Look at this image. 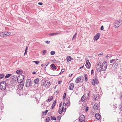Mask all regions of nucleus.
<instances>
[{"label": "nucleus", "mask_w": 122, "mask_h": 122, "mask_svg": "<svg viewBox=\"0 0 122 122\" xmlns=\"http://www.w3.org/2000/svg\"><path fill=\"white\" fill-rule=\"evenodd\" d=\"M122 20H118L116 21L113 23V26L115 28H117L119 27L121 24Z\"/></svg>", "instance_id": "1"}, {"label": "nucleus", "mask_w": 122, "mask_h": 122, "mask_svg": "<svg viewBox=\"0 0 122 122\" xmlns=\"http://www.w3.org/2000/svg\"><path fill=\"white\" fill-rule=\"evenodd\" d=\"M107 66V62H103L102 65H100V67L101 68L102 70L103 71H105Z\"/></svg>", "instance_id": "2"}, {"label": "nucleus", "mask_w": 122, "mask_h": 122, "mask_svg": "<svg viewBox=\"0 0 122 122\" xmlns=\"http://www.w3.org/2000/svg\"><path fill=\"white\" fill-rule=\"evenodd\" d=\"M24 76L22 75H20L18 76V83H22L24 82L25 81L24 80Z\"/></svg>", "instance_id": "3"}, {"label": "nucleus", "mask_w": 122, "mask_h": 122, "mask_svg": "<svg viewBox=\"0 0 122 122\" xmlns=\"http://www.w3.org/2000/svg\"><path fill=\"white\" fill-rule=\"evenodd\" d=\"M6 86L5 82L3 81L0 83V89L1 90H5L6 88Z\"/></svg>", "instance_id": "4"}, {"label": "nucleus", "mask_w": 122, "mask_h": 122, "mask_svg": "<svg viewBox=\"0 0 122 122\" xmlns=\"http://www.w3.org/2000/svg\"><path fill=\"white\" fill-rule=\"evenodd\" d=\"M11 34V33L8 32H4L0 33V36L1 37L8 36Z\"/></svg>", "instance_id": "5"}, {"label": "nucleus", "mask_w": 122, "mask_h": 122, "mask_svg": "<svg viewBox=\"0 0 122 122\" xmlns=\"http://www.w3.org/2000/svg\"><path fill=\"white\" fill-rule=\"evenodd\" d=\"M31 85V80L30 79H28L26 80V86L27 87H30Z\"/></svg>", "instance_id": "6"}, {"label": "nucleus", "mask_w": 122, "mask_h": 122, "mask_svg": "<svg viewBox=\"0 0 122 122\" xmlns=\"http://www.w3.org/2000/svg\"><path fill=\"white\" fill-rule=\"evenodd\" d=\"M119 62V60L115 61L113 64L112 66L115 68L116 69L118 66V63Z\"/></svg>", "instance_id": "7"}, {"label": "nucleus", "mask_w": 122, "mask_h": 122, "mask_svg": "<svg viewBox=\"0 0 122 122\" xmlns=\"http://www.w3.org/2000/svg\"><path fill=\"white\" fill-rule=\"evenodd\" d=\"M83 81V80H81V76H79L75 80V82L77 84L80 82L81 83Z\"/></svg>", "instance_id": "8"}, {"label": "nucleus", "mask_w": 122, "mask_h": 122, "mask_svg": "<svg viewBox=\"0 0 122 122\" xmlns=\"http://www.w3.org/2000/svg\"><path fill=\"white\" fill-rule=\"evenodd\" d=\"M100 36V34L98 33L96 34L93 38V40L95 41L97 40L99 38Z\"/></svg>", "instance_id": "9"}, {"label": "nucleus", "mask_w": 122, "mask_h": 122, "mask_svg": "<svg viewBox=\"0 0 122 122\" xmlns=\"http://www.w3.org/2000/svg\"><path fill=\"white\" fill-rule=\"evenodd\" d=\"M85 118V117L83 115H81L80 117H79V121L80 122H82V121H85L84 119Z\"/></svg>", "instance_id": "10"}, {"label": "nucleus", "mask_w": 122, "mask_h": 122, "mask_svg": "<svg viewBox=\"0 0 122 122\" xmlns=\"http://www.w3.org/2000/svg\"><path fill=\"white\" fill-rule=\"evenodd\" d=\"M43 86L46 88H47L50 85V82L48 81H45L43 83Z\"/></svg>", "instance_id": "11"}, {"label": "nucleus", "mask_w": 122, "mask_h": 122, "mask_svg": "<svg viewBox=\"0 0 122 122\" xmlns=\"http://www.w3.org/2000/svg\"><path fill=\"white\" fill-rule=\"evenodd\" d=\"M74 87V84L73 83H71L69 86V89L71 90L73 89Z\"/></svg>", "instance_id": "12"}, {"label": "nucleus", "mask_w": 122, "mask_h": 122, "mask_svg": "<svg viewBox=\"0 0 122 122\" xmlns=\"http://www.w3.org/2000/svg\"><path fill=\"white\" fill-rule=\"evenodd\" d=\"M20 84L18 85V87L20 89H22L23 87L24 86V82H23L22 83H20Z\"/></svg>", "instance_id": "13"}, {"label": "nucleus", "mask_w": 122, "mask_h": 122, "mask_svg": "<svg viewBox=\"0 0 122 122\" xmlns=\"http://www.w3.org/2000/svg\"><path fill=\"white\" fill-rule=\"evenodd\" d=\"M101 115L99 113H96L95 114V117L97 119L99 120L101 117Z\"/></svg>", "instance_id": "14"}, {"label": "nucleus", "mask_w": 122, "mask_h": 122, "mask_svg": "<svg viewBox=\"0 0 122 122\" xmlns=\"http://www.w3.org/2000/svg\"><path fill=\"white\" fill-rule=\"evenodd\" d=\"M93 108L95 110H97L98 108V104L97 103L95 104L93 106Z\"/></svg>", "instance_id": "15"}, {"label": "nucleus", "mask_w": 122, "mask_h": 122, "mask_svg": "<svg viewBox=\"0 0 122 122\" xmlns=\"http://www.w3.org/2000/svg\"><path fill=\"white\" fill-rule=\"evenodd\" d=\"M93 81H95L96 84L97 85L99 83V82H98L97 77V76L95 77V79L93 80Z\"/></svg>", "instance_id": "16"}, {"label": "nucleus", "mask_w": 122, "mask_h": 122, "mask_svg": "<svg viewBox=\"0 0 122 122\" xmlns=\"http://www.w3.org/2000/svg\"><path fill=\"white\" fill-rule=\"evenodd\" d=\"M39 81V79L37 78L35 79L34 81V82L36 84H37L38 83Z\"/></svg>", "instance_id": "17"}, {"label": "nucleus", "mask_w": 122, "mask_h": 122, "mask_svg": "<svg viewBox=\"0 0 122 122\" xmlns=\"http://www.w3.org/2000/svg\"><path fill=\"white\" fill-rule=\"evenodd\" d=\"M66 105L67 106H68L70 105V101L69 99H66Z\"/></svg>", "instance_id": "18"}, {"label": "nucleus", "mask_w": 122, "mask_h": 122, "mask_svg": "<svg viewBox=\"0 0 122 122\" xmlns=\"http://www.w3.org/2000/svg\"><path fill=\"white\" fill-rule=\"evenodd\" d=\"M53 98V97L52 96H51L50 98H49L47 100H46V102H50L52 99Z\"/></svg>", "instance_id": "19"}, {"label": "nucleus", "mask_w": 122, "mask_h": 122, "mask_svg": "<svg viewBox=\"0 0 122 122\" xmlns=\"http://www.w3.org/2000/svg\"><path fill=\"white\" fill-rule=\"evenodd\" d=\"M73 58L70 56H68L67 58V61L68 62L71 61Z\"/></svg>", "instance_id": "20"}, {"label": "nucleus", "mask_w": 122, "mask_h": 122, "mask_svg": "<svg viewBox=\"0 0 122 122\" xmlns=\"http://www.w3.org/2000/svg\"><path fill=\"white\" fill-rule=\"evenodd\" d=\"M89 65L88 64V63H87V62H86L85 64L86 67L87 68H89L90 66V62H89Z\"/></svg>", "instance_id": "21"}, {"label": "nucleus", "mask_w": 122, "mask_h": 122, "mask_svg": "<svg viewBox=\"0 0 122 122\" xmlns=\"http://www.w3.org/2000/svg\"><path fill=\"white\" fill-rule=\"evenodd\" d=\"M56 104V101L55 100L53 102V103L51 107H52V109H53V108H54V107L55 105Z\"/></svg>", "instance_id": "22"}, {"label": "nucleus", "mask_w": 122, "mask_h": 122, "mask_svg": "<svg viewBox=\"0 0 122 122\" xmlns=\"http://www.w3.org/2000/svg\"><path fill=\"white\" fill-rule=\"evenodd\" d=\"M51 68L52 69H56V67L55 66V65L53 64H52L51 65Z\"/></svg>", "instance_id": "23"}, {"label": "nucleus", "mask_w": 122, "mask_h": 122, "mask_svg": "<svg viewBox=\"0 0 122 122\" xmlns=\"http://www.w3.org/2000/svg\"><path fill=\"white\" fill-rule=\"evenodd\" d=\"M13 78H12L14 79V80H15V79H14V78H15L17 79V81H18V77L17 76L15 75H13Z\"/></svg>", "instance_id": "24"}, {"label": "nucleus", "mask_w": 122, "mask_h": 122, "mask_svg": "<svg viewBox=\"0 0 122 122\" xmlns=\"http://www.w3.org/2000/svg\"><path fill=\"white\" fill-rule=\"evenodd\" d=\"M118 59H112L110 61V62L111 63H112L113 62H114L117 61H118Z\"/></svg>", "instance_id": "25"}, {"label": "nucleus", "mask_w": 122, "mask_h": 122, "mask_svg": "<svg viewBox=\"0 0 122 122\" xmlns=\"http://www.w3.org/2000/svg\"><path fill=\"white\" fill-rule=\"evenodd\" d=\"M118 59H112L110 61V62L111 63H112L113 62H114L117 61H118Z\"/></svg>", "instance_id": "26"}, {"label": "nucleus", "mask_w": 122, "mask_h": 122, "mask_svg": "<svg viewBox=\"0 0 122 122\" xmlns=\"http://www.w3.org/2000/svg\"><path fill=\"white\" fill-rule=\"evenodd\" d=\"M60 34V33H52L49 34L51 36H53L55 35H56Z\"/></svg>", "instance_id": "27"}, {"label": "nucleus", "mask_w": 122, "mask_h": 122, "mask_svg": "<svg viewBox=\"0 0 122 122\" xmlns=\"http://www.w3.org/2000/svg\"><path fill=\"white\" fill-rule=\"evenodd\" d=\"M11 74H7L5 76V79L8 78L9 77L11 76Z\"/></svg>", "instance_id": "28"}, {"label": "nucleus", "mask_w": 122, "mask_h": 122, "mask_svg": "<svg viewBox=\"0 0 122 122\" xmlns=\"http://www.w3.org/2000/svg\"><path fill=\"white\" fill-rule=\"evenodd\" d=\"M64 110L61 109V108H60L58 111V112L60 114H61L62 112H64Z\"/></svg>", "instance_id": "29"}, {"label": "nucleus", "mask_w": 122, "mask_h": 122, "mask_svg": "<svg viewBox=\"0 0 122 122\" xmlns=\"http://www.w3.org/2000/svg\"><path fill=\"white\" fill-rule=\"evenodd\" d=\"M97 72H100L102 70L101 69V68L100 67L98 68H97Z\"/></svg>", "instance_id": "30"}, {"label": "nucleus", "mask_w": 122, "mask_h": 122, "mask_svg": "<svg viewBox=\"0 0 122 122\" xmlns=\"http://www.w3.org/2000/svg\"><path fill=\"white\" fill-rule=\"evenodd\" d=\"M5 76L4 74H0V79L2 78Z\"/></svg>", "instance_id": "31"}, {"label": "nucleus", "mask_w": 122, "mask_h": 122, "mask_svg": "<svg viewBox=\"0 0 122 122\" xmlns=\"http://www.w3.org/2000/svg\"><path fill=\"white\" fill-rule=\"evenodd\" d=\"M84 77L86 81V82L88 80L87 78V75L86 74H85L84 75Z\"/></svg>", "instance_id": "32"}, {"label": "nucleus", "mask_w": 122, "mask_h": 122, "mask_svg": "<svg viewBox=\"0 0 122 122\" xmlns=\"http://www.w3.org/2000/svg\"><path fill=\"white\" fill-rule=\"evenodd\" d=\"M85 98L86 97H84V96H83L81 97V101L83 102H84L85 100Z\"/></svg>", "instance_id": "33"}, {"label": "nucleus", "mask_w": 122, "mask_h": 122, "mask_svg": "<svg viewBox=\"0 0 122 122\" xmlns=\"http://www.w3.org/2000/svg\"><path fill=\"white\" fill-rule=\"evenodd\" d=\"M48 111V110H46L45 112H43L42 113L44 115H46Z\"/></svg>", "instance_id": "34"}, {"label": "nucleus", "mask_w": 122, "mask_h": 122, "mask_svg": "<svg viewBox=\"0 0 122 122\" xmlns=\"http://www.w3.org/2000/svg\"><path fill=\"white\" fill-rule=\"evenodd\" d=\"M53 117H54V118L53 119V117H52V116H51V120H56V117H55L54 116Z\"/></svg>", "instance_id": "35"}, {"label": "nucleus", "mask_w": 122, "mask_h": 122, "mask_svg": "<svg viewBox=\"0 0 122 122\" xmlns=\"http://www.w3.org/2000/svg\"><path fill=\"white\" fill-rule=\"evenodd\" d=\"M53 117H54V118L53 119V117H52V116H51V120H56V117H55L54 116Z\"/></svg>", "instance_id": "36"}, {"label": "nucleus", "mask_w": 122, "mask_h": 122, "mask_svg": "<svg viewBox=\"0 0 122 122\" xmlns=\"http://www.w3.org/2000/svg\"><path fill=\"white\" fill-rule=\"evenodd\" d=\"M50 120V118L49 117L47 118L46 119V122H48Z\"/></svg>", "instance_id": "37"}, {"label": "nucleus", "mask_w": 122, "mask_h": 122, "mask_svg": "<svg viewBox=\"0 0 122 122\" xmlns=\"http://www.w3.org/2000/svg\"><path fill=\"white\" fill-rule=\"evenodd\" d=\"M47 51L46 50H44L43 51V52L42 53L43 55H44L46 53Z\"/></svg>", "instance_id": "38"}, {"label": "nucleus", "mask_w": 122, "mask_h": 122, "mask_svg": "<svg viewBox=\"0 0 122 122\" xmlns=\"http://www.w3.org/2000/svg\"><path fill=\"white\" fill-rule=\"evenodd\" d=\"M21 71H20V70H17V71H16V73L17 74H19V73H21Z\"/></svg>", "instance_id": "39"}, {"label": "nucleus", "mask_w": 122, "mask_h": 122, "mask_svg": "<svg viewBox=\"0 0 122 122\" xmlns=\"http://www.w3.org/2000/svg\"><path fill=\"white\" fill-rule=\"evenodd\" d=\"M50 53L51 55H53L55 54V52L54 51H51V52Z\"/></svg>", "instance_id": "40"}, {"label": "nucleus", "mask_w": 122, "mask_h": 122, "mask_svg": "<svg viewBox=\"0 0 122 122\" xmlns=\"http://www.w3.org/2000/svg\"><path fill=\"white\" fill-rule=\"evenodd\" d=\"M61 118V116H58L57 117V119L60 121Z\"/></svg>", "instance_id": "41"}, {"label": "nucleus", "mask_w": 122, "mask_h": 122, "mask_svg": "<svg viewBox=\"0 0 122 122\" xmlns=\"http://www.w3.org/2000/svg\"><path fill=\"white\" fill-rule=\"evenodd\" d=\"M66 103H64L63 104V108H66Z\"/></svg>", "instance_id": "42"}, {"label": "nucleus", "mask_w": 122, "mask_h": 122, "mask_svg": "<svg viewBox=\"0 0 122 122\" xmlns=\"http://www.w3.org/2000/svg\"><path fill=\"white\" fill-rule=\"evenodd\" d=\"M33 62L35 63L37 65L38 64L40 63V62L39 61H33Z\"/></svg>", "instance_id": "43"}, {"label": "nucleus", "mask_w": 122, "mask_h": 122, "mask_svg": "<svg viewBox=\"0 0 122 122\" xmlns=\"http://www.w3.org/2000/svg\"><path fill=\"white\" fill-rule=\"evenodd\" d=\"M63 106H62V108H61V109L64 110V111H63L64 112L66 110V108H63Z\"/></svg>", "instance_id": "44"}, {"label": "nucleus", "mask_w": 122, "mask_h": 122, "mask_svg": "<svg viewBox=\"0 0 122 122\" xmlns=\"http://www.w3.org/2000/svg\"><path fill=\"white\" fill-rule=\"evenodd\" d=\"M50 63V62H48L47 63H46L45 64L44 66H47V65H48V64H49V63Z\"/></svg>", "instance_id": "45"}, {"label": "nucleus", "mask_w": 122, "mask_h": 122, "mask_svg": "<svg viewBox=\"0 0 122 122\" xmlns=\"http://www.w3.org/2000/svg\"><path fill=\"white\" fill-rule=\"evenodd\" d=\"M114 105V107L115 108H116L117 107V105L116 104H115Z\"/></svg>", "instance_id": "46"}, {"label": "nucleus", "mask_w": 122, "mask_h": 122, "mask_svg": "<svg viewBox=\"0 0 122 122\" xmlns=\"http://www.w3.org/2000/svg\"><path fill=\"white\" fill-rule=\"evenodd\" d=\"M88 107L87 106L86 107V109H85L86 112H87V111L88 110Z\"/></svg>", "instance_id": "47"}, {"label": "nucleus", "mask_w": 122, "mask_h": 122, "mask_svg": "<svg viewBox=\"0 0 122 122\" xmlns=\"http://www.w3.org/2000/svg\"><path fill=\"white\" fill-rule=\"evenodd\" d=\"M85 60L86 61V62H87V63H89V62L88 59V58H86V59Z\"/></svg>", "instance_id": "48"}, {"label": "nucleus", "mask_w": 122, "mask_h": 122, "mask_svg": "<svg viewBox=\"0 0 122 122\" xmlns=\"http://www.w3.org/2000/svg\"><path fill=\"white\" fill-rule=\"evenodd\" d=\"M64 71H65V70H64V69H62V70H61V73H63V72H64Z\"/></svg>", "instance_id": "49"}, {"label": "nucleus", "mask_w": 122, "mask_h": 122, "mask_svg": "<svg viewBox=\"0 0 122 122\" xmlns=\"http://www.w3.org/2000/svg\"><path fill=\"white\" fill-rule=\"evenodd\" d=\"M94 70L93 69H92L91 71V73L92 74H93L94 73Z\"/></svg>", "instance_id": "50"}, {"label": "nucleus", "mask_w": 122, "mask_h": 122, "mask_svg": "<svg viewBox=\"0 0 122 122\" xmlns=\"http://www.w3.org/2000/svg\"><path fill=\"white\" fill-rule=\"evenodd\" d=\"M103 26H102L101 27V29L102 30H103Z\"/></svg>", "instance_id": "51"}, {"label": "nucleus", "mask_w": 122, "mask_h": 122, "mask_svg": "<svg viewBox=\"0 0 122 122\" xmlns=\"http://www.w3.org/2000/svg\"><path fill=\"white\" fill-rule=\"evenodd\" d=\"M121 107L120 108V110L121 111H122V103L120 104Z\"/></svg>", "instance_id": "52"}, {"label": "nucleus", "mask_w": 122, "mask_h": 122, "mask_svg": "<svg viewBox=\"0 0 122 122\" xmlns=\"http://www.w3.org/2000/svg\"><path fill=\"white\" fill-rule=\"evenodd\" d=\"M50 41H47L46 42V43L47 44H49L50 43Z\"/></svg>", "instance_id": "53"}, {"label": "nucleus", "mask_w": 122, "mask_h": 122, "mask_svg": "<svg viewBox=\"0 0 122 122\" xmlns=\"http://www.w3.org/2000/svg\"><path fill=\"white\" fill-rule=\"evenodd\" d=\"M97 98V96L96 95H94V99L95 100H96V99Z\"/></svg>", "instance_id": "54"}, {"label": "nucleus", "mask_w": 122, "mask_h": 122, "mask_svg": "<svg viewBox=\"0 0 122 122\" xmlns=\"http://www.w3.org/2000/svg\"><path fill=\"white\" fill-rule=\"evenodd\" d=\"M38 4L40 5H42L43 3H42L39 2L38 3Z\"/></svg>", "instance_id": "55"}, {"label": "nucleus", "mask_w": 122, "mask_h": 122, "mask_svg": "<svg viewBox=\"0 0 122 122\" xmlns=\"http://www.w3.org/2000/svg\"><path fill=\"white\" fill-rule=\"evenodd\" d=\"M96 84L95 83V81H93V82H92V85H95V84Z\"/></svg>", "instance_id": "56"}, {"label": "nucleus", "mask_w": 122, "mask_h": 122, "mask_svg": "<svg viewBox=\"0 0 122 122\" xmlns=\"http://www.w3.org/2000/svg\"><path fill=\"white\" fill-rule=\"evenodd\" d=\"M52 61H52V62H53L54 63H56V60H52Z\"/></svg>", "instance_id": "57"}, {"label": "nucleus", "mask_w": 122, "mask_h": 122, "mask_svg": "<svg viewBox=\"0 0 122 122\" xmlns=\"http://www.w3.org/2000/svg\"><path fill=\"white\" fill-rule=\"evenodd\" d=\"M73 74H69V77L71 76H72V75H73Z\"/></svg>", "instance_id": "58"}, {"label": "nucleus", "mask_w": 122, "mask_h": 122, "mask_svg": "<svg viewBox=\"0 0 122 122\" xmlns=\"http://www.w3.org/2000/svg\"><path fill=\"white\" fill-rule=\"evenodd\" d=\"M27 51H25V52L24 54V55H25V54H27Z\"/></svg>", "instance_id": "59"}, {"label": "nucleus", "mask_w": 122, "mask_h": 122, "mask_svg": "<svg viewBox=\"0 0 122 122\" xmlns=\"http://www.w3.org/2000/svg\"><path fill=\"white\" fill-rule=\"evenodd\" d=\"M103 53H99L98 55V56H99L100 55H103Z\"/></svg>", "instance_id": "60"}, {"label": "nucleus", "mask_w": 122, "mask_h": 122, "mask_svg": "<svg viewBox=\"0 0 122 122\" xmlns=\"http://www.w3.org/2000/svg\"><path fill=\"white\" fill-rule=\"evenodd\" d=\"M32 73L33 74H36V72L35 71H33L32 72Z\"/></svg>", "instance_id": "61"}, {"label": "nucleus", "mask_w": 122, "mask_h": 122, "mask_svg": "<svg viewBox=\"0 0 122 122\" xmlns=\"http://www.w3.org/2000/svg\"><path fill=\"white\" fill-rule=\"evenodd\" d=\"M66 94L65 93H64V94L63 95V96H64V97H66Z\"/></svg>", "instance_id": "62"}, {"label": "nucleus", "mask_w": 122, "mask_h": 122, "mask_svg": "<svg viewBox=\"0 0 122 122\" xmlns=\"http://www.w3.org/2000/svg\"><path fill=\"white\" fill-rule=\"evenodd\" d=\"M61 81H59L58 82V84H60L61 83Z\"/></svg>", "instance_id": "63"}, {"label": "nucleus", "mask_w": 122, "mask_h": 122, "mask_svg": "<svg viewBox=\"0 0 122 122\" xmlns=\"http://www.w3.org/2000/svg\"><path fill=\"white\" fill-rule=\"evenodd\" d=\"M62 102H61L60 103V104L59 105V107H61V105H62Z\"/></svg>", "instance_id": "64"}]
</instances>
